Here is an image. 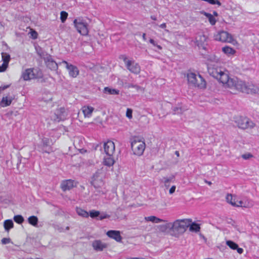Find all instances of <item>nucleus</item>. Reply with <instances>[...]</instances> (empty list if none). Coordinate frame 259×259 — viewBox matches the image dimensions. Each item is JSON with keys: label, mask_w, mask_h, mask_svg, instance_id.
I'll list each match as a JSON object with an SVG mask.
<instances>
[{"label": "nucleus", "mask_w": 259, "mask_h": 259, "mask_svg": "<svg viewBox=\"0 0 259 259\" xmlns=\"http://www.w3.org/2000/svg\"><path fill=\"white\" fill-rule=\"evenodd\" d=\"M103 147L104 152L107 155L110 156V154H113L115 151L114 143L111 140H108L106 142H104Z\"/></svg>", "instance_id": "16"}, {"label": "nucleus", "mask_w": 259, "mask_h": 259, "mask_svg": "<svg viewBox=\"0 0 259 259\" xmlns=\"http://www.w3.org/2000/svg\"><path fill=\"white\" fill-rule=\"evenodd\" d=\"M102 147V144L101 143H98V144H94L92 146V148L94 150H97L98 149L101 150Z\"/></svg>", "instance_id": "50"}, {"label": "nucleus", "mask_w": 259, "mask_h": 259, "mask_svg": "<svg viewBox=\"0 0 259 259\" xmlns=\"http://www.w3.org/2000/svg\"><path fill=\"white\" fill-rule=\"evenodd\" d=\"M23 158L22 156L20 154H18L17 156L18 161L17 163V168L18 169L21 163L22 159Z\"/></svg>", "instance_id": "55"}, {"label": "nucleus", "mask_w": 259, "mask_h": 259, "mask_svg": "<svg viewBox=\"0 0 259 259\" xmlns=\"http://www.w3.org/2000/svg\"><path fill=\"white\" fill-rule=\"evenodd\" d=\"M91 179V184L95 189H101L104 185L102 178L97 173L94 174Z\"/></svg>", "instance_id": "11"}, {"label": "nucleus", "mask_w": 259, "mask_h": 259, "mask_svg": "<svg viewBox=\"0 0 259 259\" xmlns=\"http://www.w3.org/2000/svg\"><path fill=\"white\" fill-rule=\"evenodd\" d=\"M28 223L34 226V227H37L38 226V218L35 215H31L29 217L28 219Z\"/></svg>", "instance_id": "34"}, {"label": "nucleus", "mask_w": 259, "mask_h": 259, "mask_svg": "<svg viewBox=\"0 0 259 259\" xmlns=\"http://www.w3.org/2000/svg\"><path fill=\"white\" fill-rule=\"evenodd\" d=\"M10 85L11 84H8L0 87V92L9 88L10 87Z\"/></svg>", "instance_id": "60"}, {"label": "nucleus", "mask_w": 259, "mask_h": 259, "mask_svg": "<svg viewBox=\"0 0 259 259\" xmlns=\"http://www.w3.org/2000/svg\"><path fill=\"white\" fill-rule=\"evenodd\" d=\"M127 87L128 88L136 89L137 90V91H141L142 92H144V90H145L144 88H143L139 85H137V84H134L133 83L128 84V85H127Z\"/></svg>", "instance_id": "43"}, {"label": "nucleus", "mask_w": 259, "mask_h": 259, "mask_svg": "<svg viewBox=\"0 0 259 259\" xmlns=\"http://www.w3.org/2000/svg\"><path fill=\"white\" fill-rule=\"evenodd\" d=\"M55 114L58 121H63L66 118L67 113L64 107H60L56 109Z\"/></svg>", "instance_id": "20"}, {"label": "nucleus", "mask_w": 259, "mask_h": 259, "mask_svg": "<svg viewBox=\"0 0 259 259\" xmlns=\"http://www.w3.org/2000/svg\"><path fill=\"white\" fill-rule=\"evenodd\" d=\"M77 182L72 179L63 180L60 184V188L63 192L69 191L77 186Z\"/></svg>", "instance_id": "10"}, {"label": "nucleus", "mask_w": 259, "mask_h": 259, "mask_svg": "<svg viewBox=\"0 0 259 259\" xmlns=\"http://www.w3.org/2000/svg\"><path fill=\"white\" fill-rule=\"evenodd\" d=\"M176 189V186H174V185L172 186L171 187V188L169 189V193L170 194H173L175 192Z\"/></svg>", "instance_id": "59"}, {"label": "nucleus", "mask_w": 259, "mask_h": 259, "mask_svg": "<svg viewBox=\"0 0 259 259\" xmlns=\"http://www.w3.org/2000/svg\"><path fill=\"white\" fill-rule=\"evenodd\" d=\"M222 52L226 55L229 56L231 55L235 54L236 53V50L232 47L226 46L225 47L222 48Z\"/></svg>", "instance_id": "31"}, {"label": "nucleus", "mask_w": 259, "mask_h": 259, "mask_svg": "<svg viewBox=\"0 0 259 259\" xmlns=\"http://www.w3.org/2000/svg\"><path fill=\"white\" fill-rule=\"evenodd\" d=\"M79 152L81 154H84L88 152V150L84 148H81L79 150Z\"/></svg>", "instance_id": "62"}, {"label": "nucleus", "mask_w": 259, "mask_h": 259, "mask_svg": "<svg viewBox=\"0 0 259 259\" xmlns=\"http://www.w3.org/2000/svg\"><path fill=\"white\" fill-rule=\"evenodd\" d=\"M126 68L132 73L138 74L140 72L141 68L138 63H135L134 60L128 62Z\"/></svg>", "instance_id": "19"}, {"label": "nucleus", "mask_w": 259, "mask_h": 259, "mask_svg": "<svg viewBox=\"0 0 259 259\" xmlns=\"http://www.w3.org/2000/svg\"><path fill=\"white\" fill-rule=\"evenodd\" d=\"M145 219L146 221L151 222L153 223H159L161 222H166L165 220L161 219L160 218H157V217L154 216V215H151V216L145 217Z\"/></svg>", "instance_id": "29"}, {"label": "nucleus", "mask_w": 259, "mask_h": 259, "mask_svg": "<svg viewBox=\"0 0 259 259\" xmlns=\"http://www.w3.org/2000/svg\"><path fill=\"white\" fill-rule=\"evenodd\" d=\"M188 227L190 232L195 233L199 232L201 229L199 224L195 222H192V221L189 223Z\"/></svg>", "instance_id": "24"}, {"label": "nucleus", "mask_w": 259, "mask_h": 259, "mask_svg": "<svg viewBox=\"0 0 259 259\" xmlns=\"http://www.w3.org/2000/svg\"><path fill=\"white\" fill-rule=\"evenodd\" d=\"M96 189V191L98 192V194L97 195L101 194L102 195H106L107 193V191L105 188L103 189L102 187H101V189Z\"/></svg>", "instance_id": "51"}, {"label": "nucleus", "mask_w": 259, "mask_h": 259, "mask_svg": "<svg viewBox=\"0 0 259 259\" xmlns=\"http://www.w3.org/2000/svg\"><path fill=\"white\" fill-rule=\"evenodd\" d=\"M150 18H151L152 20H155V21L157 20V17H156L155 16H154V15H151V16H150Z\"/></svg>", "instance_id": "64"}, {"label": "nucleus", "mask_w": 259, "mask_h": 259, "mask_svg": "<svg viewBox=\"0 0 259 259\" xmlns=\"http://www.w3.org/2000/svg\"><path fill=\"white\" fill-rule=\"evenodd\" d=\"M1 242L3 244H7L11 242V239L10 238H3Z\"/></svg>", "instance_id": "54"}, {"label": "nucleus", "mask_w": 259, "mask_h": 259, "mask_svg": "<svg viewBox=\"0 0 259 259\" xmlns=\"http://www.w3.org/2000/svg\"><path fill=\"white\" fill-rule=\"evenodd\" d=\"M235 250H237V252L239 254H242L243 252V249L239 247L238 245V247H237V248H236Z\"/></svg>", "instance_id": "61"}, {"label": "nucleus", "mask_w": 259, "mask_h": 259, "mask_svg": "<svg viewBox=\"0 0 259 259\" xmlns=\"http://www.w3.org/2000/svg\"><path fill=\"white\" fill-rule=\"evenodd\" d=\"M33 77L32 78H41L43 77V73L39 68H33Z\"/></svg>", "instance_id": "33"}, {"label": "nucleus", "mask_w": 259, "mask_h": 259, "mask_svg": "<svg viewBox=\"0 0 259 259\" xmlns=\"http://www.w3.org/2000/svg\"><path fill=\"white\" fill-rule=\"evenodd\" d=\"M208 19L209 22L210 23V24L211 25H214L215 24V23L217 22V20L215 19V18L213 17V16L212 15Z\"/></svg>", "instance_id": "52"}, {"label": "nucleus", "mask_w": 259, "mask_h": 259, "mask_svg": "<svg viewBox=\"0 0 259 259\" xmlns=\"http://www.w3.org/2000/svg\"><path fill=\"white\" fill-rule=\"evenodd\" d=\"M106 234L108 237L114 239L116 242H122V237L121 236L119 231L114 230H108Z\"/></svg>", "instance_id": "15"}, {"label": "nucleus", "mask_w": 259, "mask_h": 259, "mask_svg": "<svg viewBox=\"0 0 259 259\" xmlns=\"http://www.w3.org/2000/svg\"><path fill=\"white\" fill-rule=\"evenodd\" d=\"M239 128L242 129L252 128L254 127L255 123L247 117H241L237 121Z\"/></svg>", "instance_id": "8"}, {"label": "nucleus", "mask_w": 259, "mask_h": 259, "mask_svg": "<svg viewBox=\"0 0 259 259\" xmlns=\"http://www.w3.org/2000/svg\"><path fill=\"white\" fill-rule=\"evenodd\" d=\"M29 34H30V37L33 39H36L38 37V33L34 29H31Z\"/></svg>", "instance_id": "45"}, {"label": "nucleus", "mask_w": 259, "mask_h": 259, "mask_svg": "<svg viewBox=\"0 0 259 259\" xmlns=\"http://www.w3.org/2000/svg\"><path fill=\"white\" fill-rule=\"evenodd\" d=\"M201 55L202 56L203 58L210 62H217L219 60L217 56L214 54H208L206 52H202L201 53Z\"/></svg>", "instance_id": "27"}, {"label": "nucleus", "mask_w": 259, "mask_h": 259, "mask_svg": "<svg viewBox=\"0 0 259 259\" xmlns=\"http://www.w3.org/2000/svg\"><path fill=\"white\" fill-rule=\"evenodd\" d=\"M8 67V66L7 65H6L5 64L3 63L0 66V72H5L7 70Z\"/></svg>", "instance_id": "56"}, {"label": "nucleus", "mask_w": 259, "mask_h": 259, "mask_svg": "<svg viewBox=\"0 0 259 259\" xmlns=\"http://www.w3.org/2000/svg\"><path fill=\"white\" fill-rule=\"evenodd\" d=\"M187 110V109L181 102L171 107V113L174 115H181Z\"/></svg>", "instance_id": "18"}, {"label": "nucleus", "mask_w": 259, "mask_h": 259, "mask_svg": "<svg viewBox=\"0 0 259 259\" xmlns=\"http://www.w3.org/2000/svg\"><path fill=\"white\" fill-rule=\"evenodd\" d=\"M110 217V215L107 214L106 213L104 212L101 213L100 212V214H99V215H98V220H103L105 219H108Z\"/></svg>", "instance_id": "47"}, {"label": "nucleus", "mask_w": 259, "mask_h": 259, "mask_svg": "<svg viewBox=\"0 0 259 259\" xmlns=\"http://www.w3.org/2000/svg\"><path fill=\"white\" fill-rule=\"evenodd\" d=\"M74 27L77 32L81 35L85 36L89 33V25L87 21L82 17H78L73 21Z\"/></svg>", "instance_id": "4"}, {"label": "nucleus", "mask_w": 259, "mask_h": 259, "mask_svg": "<svg viewBox=\"0 0 259 259\" xmlns=\"http://www.w3.org/2000/svg\"><path fill=\"white\" fill-rule=\"evenodd\" d=\"M192 222L191 219H178L172 223V232L176 234H183L188 228L189 223Z\"/></svg>", "instance_id": "3"}, {"label": "nucleus", "mask_w": 259, "mask_h": 259, "mask_svg": "<svg viewBox=\"0 0 259 259\" xmlns=\"http://www.w3.org/2000/svg\"><path fill=\"white\" fill-rule=\"evenodd\" d=\"M82 109L84 117H90L94 110V108L90 106H84Z\"/></svg>", "instance_id": "25"}, {"label": "nucleus", "mask_w": 259, "mask_h": 259, "mask_svg": "<svg viewBox=\"0 0 259 259\" xmlns=\"http://www.w3.org/2000/svg\"><path fill=\"white\" fill-rule=\"evenodd\" d=\"M36 53L41 59L45 60V58L49 55L39 45L35 46Z\"/></svg>", "instance_id": "23"}, {"label": "nucleus", "mask_w": 259, "mask_h": 259, "mask_svg": "<svg viewBox=\"0 0 259 259\" xmlns=\"http://www.w3.org/2000/svg\"><path fill=\"white\" fill-rule=\"evenodd\" d=\"M207 39V36L204 34L199 35L196 38V44L199 49H202L206 51Z\"/></svg>", "instance_id": "12"}, {"label": "nucleus", "mask_w": 259, "mask_h": 259, "mask_svg": "<svg viewBox=\"0 0 259 259\" xmlns=\"http://www.w3.org/2000/svg\"><path fill=\"white\" fill-rule=\"evenodd\" d=\"M159 27L161 28L164 29L166 27V24L165 23H163L162 24H161L159 25Z\"/></svg>", "instance_id": "63"}, {"label": "nucleus", "mask_w": 259, "mask_h": 259, "mask_svg": "<svg viewBox=\"0 0 259 259\" xmlns=\"http://www.w3.org/2000/svg\"><path fill=\"white\" fill-rule=\"evenodd\" d=\"M227 222L228 224L231 225L232 226H235V221L232 219L231 218L228 219L227 220Z\"/></svg>", "instance_id": "58"}, {"label": "nucleus", "mask_w": 259, "mask_h": 259, "mask_svg": "<svg viewBox=\"0 0 259 259\" xmlns=\"http://www.w3.org/2000/svg\"><path fill=\"white\" fill-rule=\"evenodd\" d=\"M175 177V175H171L169 177H163L161 180V182L163 183H169L170 182H174Z\"/></svg>", "instance_id": "38"}, {"label": "nucleus", "mask_w": 259, "mask_h": 259, "mask_svg": "<svg viewBox=\"0 0 259 259\" xmlns=\"http://www.w3.org/2000/svg\"><path fill=\"white\" fill-rule=\"evenodd\" d=\"M76 211L77 214L79 216L86 218L89 217V212L81 208L76 207Z\"/></svg>", "instance_id": "36"}, {"label": "nucleus", "mask_w": 259, "mask_h": 259, "mask_svg": "<svg viewBox=\"0 0 259 259\" xmlns=\"http://www.w3.org/2000/svg\"><path fill=\"white\" fill-rule=\"evenodd\" d=\"M172 223H166L164 224L159 225L157 226V229L159 232L163 233H168L169 231L172 232Z\"/></svg>", "instance_id": "21"}, {"label": "nucleus", "mask_w": 259, "mask_h": 259, "mask_svg": "<svg viewBox=\"0 0 259 259\" xmlns=\"http://www.w3.org/2000/svg\"><path fill=\"white\" fill-rule=\"evenodd\" d=\"M211 75L223 84H226L229 78V76L227 74L221 70L218 71V69L212 70Z\"/></svg>", "instance_id": "9"}, {"label": "nucleus", "mask_w": 259, "mask_h": 259, "mask_svg": "<svg viewBox=\"0 0 259 259\" xmlns=\"http://www.w3.org/2000/svg\"><path fill=\"white\" fill-rule=\"evenodd\" d=\"M112 155L113 154H110V156L106 155L104 157L103 163L105 165L110 167L114 164L115 160Z\"/></svg>", "instance_id": "26"}, {"label": "nucleus", "mask_w": 259, "mask_h": 259, "mask_svg": "<svg viewBox=\"0 0 259 259\" xmlns=\"http://www.w3.org/2000/svg\"><path fill=\"white\" fill-rule=\"evenodd\" d=\"M89 214V216L92 219H96L98 220V215L100 214V211L98 210H92L90 211Z\"/></svg>", "instance_id": "41"}, {"label": "nucleus", "mask_w": 259, "mask_h": 259, "mask_svg": "<svg viewBox=\"0 0 259 259\" xmlns=\"http://www.w3.org/2000/svg\"><path fill=\"white\" fill-rule=\"evenodd\" d=\"M68 16V13L66 11H62L61 12L60 19L62 23H65L67 18Z\"/></svg>", "instance_id": "44"}, {"label": "nucleus", "mask_w": 259, "mask_h": 259, "mask_svg": "<svg viewBox=\"0 0 259 259\" xmlns=\"http://www.w3.org/2000/svg\"><path fill=\"white\" fill-rule=\"evenodd\" d=\"M214 39L221 42H231L233 40V37L231 34L226 31L222 30L214 35Z\"/></svg>", "instance_id": "7"}, {"label": "nucleus", "mask_w": 259, "mask_h": 259, "mask_svg": "<svg viewBox=\"0 0 259 259\" xmlns=\"http://www.w3.org/2000/svg\"><path fill=\"white\" fill-rule=\"evenodd\" d=\"M4 227L7 232H9L14 227V223L12 220H6L4 222Z\"/></svg>", "instance_id": "32"}, {"label": "nucleus", "mask_w": 259, "mask_h": 259, "mask_svg": "<svg viewBox=\"0 0 259 259\" xmlns=\"http://www.w3.org/2000/svg\"><path fill=\"white\" fill-rule=\"evenodd\" d=\"M92 246L96 251H102L108 247V244L103 243L101 240H95L93 241Z\"/></svg>", "instance_id": "17"}, {"label": "nucleus", "mask_w": 259, "mask_h": 259, "mask_svg": "<svg viewBox=\"0 0 259 259\" xmlns=\"http://www.w3.org/2000/svg\"><path fill=\"white\" fill-rule=\"evenodd\" d=\"M119 90L111 88L108 87H105L104 93L108 95H117L119 94Z\"/></svg>", "instance_id": "28"}, {"label": "nucleus", "mask_w": 259, "mask_h": 259, "mask_svg": "<svg viewBox=\"0 0 259 259\" xmlns=\"http://www.w3.org/2000/svg\"><path fill=\"white\" fill-rule=\"evenodd\" d=\"M12 98L8 99V97H3L0 101V106L1 107H5L10 106L12 102Z\"/></svg>", "instance_id": "30"}, {"label": "nucleus", "mask_w": 259, "mask_h": 259, "mask_svg": "<svg viewBox=\"0 0 259 259\" xmlns=\"http://www.w3.org/2000/svg\"><path fill=\"white\" fill-rule=\"evenodd\" d=\"M131 145L133 154L138 156H142L146 148L143 138L135 136L131 140Z\"/></svg>", "instance_id": "2"}, {"label": "nucleus", "mask_w": 259, "mask_h": 259, "mask_svg": "<svg viewBox=\"0 0 259 259\" xmlns=\"http://www.w3.org/2000/svg\"><path fill=\"white\" fill-rule=\"evenodd\" d=\"M236 205H234L235 207H247L248 206L246 205V202H244L242 200H239L236 198Z\"/></svg>", "instance_id": "42"}, {"label": "nucleus", "mask_w": 259, "mask_h": 259, "mask_svg": "<svg viewBox=\"0 0 259 259\" xmlns=\"http://www.w3.org/2000/svg\"><path fill=\"white\" fill-rule=\"evenodd\" d=\"M13 220L16 223L20 225L22 224L24 221V218L21 214H17L14 215Z\"/></svg>", "instance_id": "39"}, {"label": "nucleus", "mask_w": 259, "mask_h": 259, "mask_svg": "<svg viewBox=\"0 0 259 259\" xmlns=\"http://www.w3.org/2000/svg\"><path fill=\"white\" fill-rule=\"evenodd\" d=\"M253 157V155L250 153L244 154L242 155V157L245 160L248 159Z\"/></svg>", "instance_id": "53"}, {"label": "nucleus", "mask_w": 259, "mask_h": 259, "mask_svg": "<svg viewBox=\"0 0 259 259\" xmlns=\"http://www.w3.org/2000/svg\"><path fill=\"white\" fill-rule=\"evenodd\" d=\"M227 202L231 204L232 206H234L236 205V196H233L231 194H228L226 197Z\"/></svg>", "instance_id": "37"}, {"label": "nucleus", "mask_w": 259, "mask_h": 259, "mask_svg": "<svg viewBox=\"0 0 259 259\" xmlns=\"http://www.w3.org/2000/svg\"><path fill=\"white\" fill-rule=\"evenodd\" d=\"M149 42L153 46L156 47L158 50H161L162 49V47L160 45H158L157 42L153 39L150 38L149 39Z\"/></svg>", "instance_id": "48"}, {"label": "nucleus", "mask_w": 259, "mask_h": 259, "mask_svg": "<svg viewBox=\"0 0 259 259\" xmlns=\"http://www.w3.org/2000/svg\"><path fill=\"white\" fill-rule=\"evenodd\" d=\"M198 77L200 79V83H197V79L196 78V75L193 72L188 73L187 75V78L188 81L191 83L194 84L195 87H197L200 89H204L206 87V82L202 76L201 75L198 74Z\"/></svg>", "instance_id": "6"}, {"label": "nucleus", "mask_w": 259, "mask_h": 259, "mask_svg": "<svg viewBox=\"0 0 259 259\" xmlns=\"http://www.w3.org/2000/svg\"><path fill=\"white\" fill-rule=\"evenodd\" d=\"M200 13L201 14L203 15L204 16H205L208 19L209 18V17L212 16V14H211L210 13L206 12L204 11H201L200 12Z\"/></svg>", "instance_id": "57"}, {"label": "nucleus", "mask_w": 259, "mask_h": 259, "mask_svg": "<svg viewBox=\"0 0 259 259\" xmlns=\"http://www.w3.org/2000/svg\"><path fill=\"white\" fill-rule=\"evenodd\" d=\"M226 244L231 249L233 250H235L237 247H238V244L232 240H227L226 241Z\"/></svg>", "instance_id": "40"}, {"label": "nucleus", "mask_w": 259, "mask_h": 259, "mask_svg": "<svg viewBox=\"0 0 259 259\" xmlns=\"http://www.w3.org/2000/svg\"><path fill=\"white\" fill-rule=\"evenodd\" d=\"M46 65L47 68L50 69L51 70H57L58 68V64L53 59L52 56L51 55H48L47 57H46L44 60Z\"/></svg>", "instance_id": "14"}, {"label": "nucleus", "mask_w": 259, "mask_h": 259, "mask_svg": "<svg viewBox=\"0 0 259 259\" xmlns=\"http://www.w3.org/2000/svg\"><path fill=\"white\" fill-rule=\"evenodd\" d=\"M126 116L130 119L133 118V110L131 108H127L126 111Z\"/></svg>", "instance_id": "49"}, {"label": "nucleus", "mask_w": 259, "mask_h": 259, "mask_svg": "<svg viewBox=\"0 0 259 259\" xmlns=\"http://www.w3.org/2000/svg\"><path fill=\"white\" fill-rule=\"evenodd\" d=\"M52 140L47 137H43L40 142L37 144V150L42 153L50 154L53 151V148L51 144Z\"/></svg>", "instance_id": "5"}, {"label": "nucleus", "mask_w": 259, "mask_h": 259, "mask_svg": "<svg viewBox=\"0 0 259 259\" xmlns=\"http://www.w3.org/2000/svg\"><path fill=\"white\" fill-rule=\"evenodd\" d=\"M118 58L120 60H123V61L124 62L126 67L127 66V64L128 62H132V60H128L127 56L125 54H121V55H120L119 56V57H118Z\"/></svg>", "instance_id": "46"}, {"label": "nucleus", "mask_w": 259, "mask_h": 259, "mask_svg": "<svg viewBox=\"0 0 259 259\" xmlns=\"http://www.w3.org/2000/svg\"><path fill=\"white\" fill-rule=\"evenodd\" d=\"M63 63L66 65L70 76L75 78L78 75L79 70L76 66L69 63L66 61H63Z\"/></svg>", "instance_id": "13"}, {"label": "nucleus", "mask_w": 259, "mask_h": 259, "mask_svg": "<svg viewBox=\"0 0 259 259\" xmlns=\"http://www.w3.org/2000/svg\"><path fill=\"white\" fill-rule=\"evenodd\" d=\"M226 84L229 88L236 89L242 93L252 95L259 94V88L257 86L249 83H246L236 77H229Z\"/></svg>", "instance_id": "1"}, {"label": "nucleus", "mask_w": 259, "mask_h": 259, "mask_svg": "<svg viewBox=\"0 0 259 259\" xmlns=\"http://www.w3.org/2000/svg\"><path fill=\"white\" fill-rule=\"evenodd\" d=\"M33 69L28 68L22 73L21 77L24 80H29L33 79Z\"/></svg>", "instance_id": "22"}, {"label": "nucleus", "mask_w": 259, "mask_h": 259, "mask_svg": "<svg viewBox=\"0 0 259 259\" xmlns=\"http://www.w3.org/2000/svg\"><path fill=\"white\" fill-rule=\"evenodd\" d=\"M1 55H2V61L3 62V63L5 64V65H6L8 66L9 63L11 60L10 55L8 53H5V52H2L1 53Z\"/></svg>", "instance_id": "35"}]
</instances>
